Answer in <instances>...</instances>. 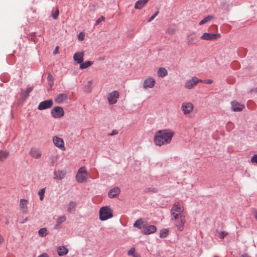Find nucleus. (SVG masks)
<instances>
[{"label": "nucleus", "instance_id": "40", "mask_svg": "<svg viewBox=\"0 0 257 257\" xmlns=\"http://www.w3.org/2000/svg\"><path fill=\"white\" fill-rule=\"evenodd\" d=\"M227 235V233L225 231H221L219 233V237L221 239H223L224 237Z\"/></svg>", "mask_w": 257, "mask_h": 257}, {"label": "nucleus", "instance_id": "46", "mask_svg": "<svg viewBox=\"0 0 257 257\" xmlns=\"http://www.w3.org/2000/svg\"><path fill=\"white\" fill-rule=\"evenodd\" d=\"M156 17V16L153 15L152 17H150V18L148 20V22H151L152 20H153Z\"/></svg>", "mask_w": 257, "mask_h": 257}, {"label": "nucleus", "instance_id": "28", "mask_svg": "<svg viewBox=\"0 0 257 257\" xmlns=\"http://www.w3.org/2000/svg\"><path fill=\"white\" fill-rule=\"evenodd\" d=\"M10 155L9 151L0 150V161H4Z\"/></svg>", "mask_w": 257, "mask_h": 257}, {"label": "nucleus", "instance_id": "5", "mask_svg": "<svg viewBox=\"0 0 257 257\" xmlns=\"http://www.w3.org/2000/svg\"><path fill=\"white\" fill-rule=\"evenodd\" d=\"M172 220H174V224L177 229L182 231L184 229V224L186 222L185 215H180L175 217H172Z\"/></svg>", "mask_w": 257, "mask_h": 257}, {"label": "nucleus", "instance_id": "30", "mask_svg": "<svg viewBox=\"0 0 257 257\" xmlns=\"http://www.w3.org/2000/svg\"><path fill=\"white\" fill-rule=\"evenodd\" d=\"M214 17L211 15L207 16L205 17L202 20H201L199 23V25H202L213 19Z\"/></svg>", "mask_w": 257, "mask_h": 257}, {"label": "nucleus", "instance_id": "22", "mask_svg": "<svg viewBox=\"0 0 257 257\" xmlns=\"http://www.w3.org/2000/svg\"><path fill=\"white\" fill-rule=\"evenodd\" d=\"M187 39V44L189 45H196L198 42V38L196 36L190 37V35H188Z\"/></svg>", "mask_w": 257, "mask_h": 257}, {"label": "nucleus", "instance_id": "18", "mask_svg": "<svg viewBox=\"0 0 257 257\" xmlns=\"http://www.w3.org/2000/svg\"><path fill=\"white\" fill-rule=\"evenodd\" d=\"M84 56V52H79L75 53L73 56V59L78 63H81L83 61V57Z\"/></svg>", "mask_w": 257, "mask_h": 257}, {"label": "nucleus", "instance_id": "51", "mask_svg": "<svg viewBox=\"0 0 257 257\" xmlns=\"http://www.w3.org/2000/svg\"><path fill=\"white\" fill-rule=\"evenodd\" d=\"M159 14V11H157L155 12V13L154 14L156 17Z\"/></svg>", "mask_w": 257, "mask_h": 257}, {"label": "nucleus", "instance_id": "19", "mask_svg": "<svg viewBox=\"0 0 257 257\" xmlns=\"http://www.w3.org/2000/svg\"><path fill=\"white\" fill-rule=\"evenodd\" d=\"M120 189L117 187H114L113 189H111L108 193V196L110 198H112L118 196L120 193Z\"/></svg>", "mask_w": 257, "mask_h": 257}, {"label": "nucleus", "instance_id": "38", "mask_svg": "<svg viewBox=\"0 0 257 257\" xmlns=\"http://www.w3.org/2000/svg\"><path fill=\"white\" fill-rule=\"evenodd\" d=\"M135 247L131 248L128 251L127 254L128 255H133L134 256V255H136V254L135 253Z\"/></svg>", "mask_w": 257, "mask_h": 257}, {"label": "nucleus", "instance_id": "36", "mask_svg": "<svg viewBox=\"0 0 257 257\" xmlns=\"http://www.w3.org/2000/svg\"><path fill=\"white\" fill-rule=\"evenodd\" d=\"M38 232L40 236H44L47 234V229L45 228H41Z\"/></svg>", "mask_w": 257, "mask_h": 257}, {"label": "nucleus", "instance_id": "44", "mask_svg": "<svg viewBox=\"0 0 257 257\" xmlns=\"http://www.w3.org/2000/svg\"><path fill=\"white\" fill-rule=\"evenodd\" d=\"M202 82H203V83H206V84H210L212 83L213 81L211 79H207V80H202Z\"/></svg>", "mask_w": 257, "mask_h": 257}, {"label": "nucleus", "instance_id": "47", "mask_svg": "<svg viewBox=\"0 0 257 257\" xmlns=\"http://www.w3.org/2000/svg\"><path fill=\"white\" fill-rule=\"evenodd\" d=\"M4 241V238L3 236L0 234V244H1Z\"/></svg>", "mask_w": 257, "mask_h": 257}, {"label": "nucleus", "instance_id": "39", "mask_svg": "<svg viewBox=\"0 0 257 257\" xmlns=\"http://www.w3.org/2000/svg\"><path fill=\"white\" fill-rule=\"evenodd\" d=\"M85 35L83 33L80 32L78 35L77 37L79 41H82L84 39Z\"/></svg>", "mask_w": 257, "mask_h": 257}, {"label": "nucleus", "instance_id": "15", "mask_svg": "<svg viewBox=\"0 0 257 257\" xmlns=\"http://www.w3.org/2000/svg\"><path fill=\"white\" fill-rule=\"evenodd\" d=\"M30 155L34 158L39 159L42 156V153L39 149L32 148L30 151Z\"/></svg>", "mask_w": 257, "mask_h": 257}, {"label": "nucleus", "instance_id": "26", "mask_svg": "<svg viewBox=\"0 0 257 257\" xmlns=\"http://www.w3.org/2000/svg\"><path fill=\"white\" fill-rule=\"evenodd\" d=\"M68 252V249L64 246H59L58 248V254L59 256L66 255Z\"/></svg>", "mask_w": 257, "mask_h": 257}, {"label": "nucleus", "instance_id": "35", "mask_svg": "<svg viewBox=\"0 0 257 257\" xmlns=\"http://www.w3.org/2000/svg\"><path fill=\"white\" fill-rule=\"evenodd\" d=\"M166 33L169 35H174L175 33V29L173 27H169L167 29Z\"/></svg>", "mask_w": 257, "mask_h": 257}, {"label": "nucleus", "instance_id": "27", "mask_svg": "<svg viewBox=\"0 0 257 257\" xmlns=\"http://www.w3.org/2000/svg\"><path fill=\"white\" fill-rule=\"evenodd\" d=\"M146 224L145 222L141 219H138L135 223L134 224V226L138 228L142 229L145 227Z\"/></svg>", "mask_w": 257, "mask_h": 257}, {"label": "nucleus", "instance_id": "34", "mask_svg": "<svg viewBox=\"0 0 257 257\" xmlns=\"http://www.w3.org/2000/svg\"><path fill=\"white\" fill-rule=\"evenodd\" d=\"M45 192V188H42L41 190H39L38 192V195L40 196V200H43L44 198V194Z\"/></svg>", "mask_w": 257, "mask_h": 257}, {"label": "nucleus", "instance_id": "25", "mask_svg": "<svg viewBox=\"0 0 257 257\" xmlns=\"http://www.w3.org/2000/svg\"><path fill=\"white\" fill-rule=\"evenodd\" d=\"M168 75L167 70L164 67H161L158 70V76L159 77L163 78Z\"/></svg>", "mask_w": 257, "mask_h": 257}, {"label": "nucleus", "instance_id": "45", "mask_svg": "<svg viewBox=\"0 0 257 257\" xmlns=\"http://www.w3.org/2000/svg\"><path fill=\"white\" fill-rule=\"evenodd\" d=\"M251 161L252 162H255L257 164V155H254L251 158Z\"/></svg>", "mask_w": 257, "mask_h": 257}, {"label": "nucleus", "instance_id": "54", "mask_svg": "<svg viewBox=\"0 0 257 257\" xmlns=\"http://www.w3.org/2000/svg\"><path fill=\"white\" fill-rule=\"evenodd\" d=\"M229 125H232V123L231 122H228L227 123V125L229 126Z\"/></svg>", "mask_w": 257, "mask_h": 257}, {"label": "nucleus", "instance_id": "8", "mask_svg": "<svg viewBox=\"0 0 257 257\" xmlns=\"http://www.w3.org/2000/svg\"><path fill=\"white\" fill-rule=\"evenodd\" d=\"M202 80L199 79L196 77H193L192 79L188 80L185 84V87L187 89H192L194 88L199 82H202Z\"/></svg>", "mask_w": 257, "mask_h": 257}, {"label": "nucleus", "instance_id": "11", "mask_svg": "<svg viewBox=\"0 0 257 257\" xmlns=\"http://www.w3.org/2000/svg\"><path fill=\"white\" fill-rule=\"evenodd\" d=\"M53 142L56 147L62 151H65L66 150L64 142L62 138L57 136H54L53 138Z\"/></svg>", "mask_w": 257, "mask_h": 257}, {"label": "nucleus", "instance_id": "49", "mask_svg": "<svg viewBox=\"0 0 257 257\" xmlns=\"http://www.w3.org/2000/svg\"><path fill=\"white\" fill-rule=\"evenodd\" d=\"M250 92H255V93H256L257 92V88H255L254 89H252L251 91H250Z\"/></svg>", "mask_w": 257, "mask_h": 257}, {"label": "nucleus", "instance_id": "52", "mask_svg": "<svg viewBox=\"0 0 257 257\" xmlns=\"http://www.w3.org/2000/svg\"><path fill=\"white\" fill-rule=\"evenodd\" d=\"M133 257H141L139 254H136V255H134Z\"/></svg>", "mask_w": 257, "mask_h": 257}, {"label": "nucleus", "instance_id": "3", "mask_svg": "<svg viewBox=\"0 0 257 257\" xmlns=\"http://www.w3.org/2000/svg\"><path fill=\"white\" fill-rule=\"evenodd\" d=\"M99 219L101 220H106L113 216L112 210L109 206L102 207L99 210Z\"/></svg>", "mask_w": 257, "mask_h": 257}, {"label": "nucleus", "instance_id": "20", "mask_svg": "<svg viewBox=\"0 0 257 257\" xmlns=\"http://www.w3.org/2000/svg\"><path fill=\"white\" fill-rule=\"evenodd\" d=\"M156 230V227L155 225H151L146 227L145 229L143 230V233L144 234H150L155 232Z\"/></svg>", "mask_w": 257, "mask_h": 257}, {"label": "nucleus", "instance_id": "23", "mask_svg": "<svg viewBox=\"0 0 257 257\" xmlns=\"http://www.w3.org/2000/svg\"><path fill=\"white\" fill-rule=\"evenodd\" d=\"M33 89V87H30L28 88L26 91H22L20 94V95H21V97H22V98H23L24 99H27L29 95V93L31 91H32Z\"/></svg>", "mask_w": 257, "mask_h": 257}, {"label": "nucleus", "instance_id": "17", "mask_svg": "<svg viewBox=\"0 0 257 257\" xmlns=\"http://www.w3.org/2000/svg\"><path fill=\"white\" fill-rule=\"evenodd\" d=\"M65 175L66 172L63 170H56L54 172L53 178L55 180H61L65 177Z\"/></svg>", "mask_w": 257, "mask_h": 257}, {"label": "nucleus", "instance_id": "12", "mask_svg": "<svg viewBox=\"0 0 257 257\" xmlns=\"http://www.w3.org/2000/svg\"><path fill=\"white\" fill-rule=\"evenodd\" d=\"M155 83L156 81L153 77H148L143 82V88L145 89L153 88L155 86Z\"/></svg>", "mask_w": 257, "mask_h": 257}, {"label": "nucleus", "instance_id": "1", "mask_svg": "<svg viewBox=\"0 0 257 257\" xmlns=\"http://www.w3.org/2000/svg\"><path fill=\"white\" fill-rule=\"evenodd\" d=\"M175 134V132L171 129L159 130L154 135V144L159 147L169 144Z\"/></svg>", "mask_w": 257, "mask_h": 257}, {"label": "nucleus", "instance_id": "42", "mask_svg": "<svg viewBox=\"0 0 257 257\" xmlns=\"http://www.w3.org/2000/svg\"><path fill=\"white\" fill-rule=\"evenodd\" d=\"M105 20V18L103 16H101L95 23V25H98L101 21H104Z\"/></svg>", "mask_w": 257, "mask_h": 257}, {"label": "nucleus", "instance_id": "4", "mask_svg": "<svg viewBox=\"0 0 257 257\" xmlns=\"http://www.w3.org/2000/svg\"><path fill=\"white\" fill-rule=\"evenodd\" d=\"M184 207L179 202L174 204L171 210V216L176 217L180 215H184L183 213Z\"/></svg>", "mask_w": 257, "mask_h": 257}, {"label": "nucleus", "instance_id": "21", "mask_svg": "<svg viewBox=\"0 0 257 257\" xmlns=\"http://www.w3.org/2000/svg\"><path fill=\"white\" fill-rule=\"evenodd\" d=\"M232 109L234 111H239L242 110L244 107V105L238 103L237 101H232L231 102Z\"/></svg>", "mask_w": 257, "mask_h": 257}, {"label": "nucleus", "instance_id": "9", "mask_svg": "<svg viewBox=\"0 0 257 257\" xmlns=\"http://www.w3.org/2000/svg\"><path fill=\"white\" fill-rule=\"evenodd\" d=\"M194 106L192 103L184 102L181 106V110L184 115H187L191 112L193 109Z\"/></svg>", "mask_w": 257, "mask_h": 257}, {"label": "nucleus", "instance_id": "37", "mask_svg": "<svg viewBox=\"0 0 257 257\" xmlns=\"http://www.w3.org/2000/svg\"><path fill=\"white\" fill-rule=\"evenodd\" d=\"M59 10L57 8L55 12H54V13H52V17L54 19H57L58 18V17L59 16Z\"/></svg>", "mask_w": 257, "mask_h": 257}, {"label": "nucleus", "instance_id": "41", "mask_svg": "<svg viewBox=\"0 0 257 257\" xmlns=\"http://www.w3.org/2000/svg\"><path fill=\"white\" fill-rule=\"evenodd\" d=\"M51 160L53 164L55 163L58 160V156H52L51 157Z\"/></svg>", "mask_w": 257, "mask_h": 257}, {"label": "nucleus", "instance_id": "14", "mask_svg": "<svg viewBox=\"0 0 257 257\" xmlns=\"http://www.w3.org/2000/svg\"><path fill=\"white\" fill-rule=\"evenodd\" d=\"M28 201L25 199H21L20 200V209L23 214H27L28 212Z\"/></svg>", "mask_w": 257, "mask_h": 257}, {"label": "nucleus", "instance_id": "24", "mask_svg": "<svg viewBox=\"0 0 257 257\" xmlns=\"http://www.w3.org/2000/svg\"><path fill=\"white\" fill-rule=\"evenodd\" d=\"M149 0H139L135 5V8L137 9H141Z\"/></svg>", "mask_w": 257, "mask_h": 257}, {"label": "nucleus", "instance_id": "10", "mask_svg": "<svg viewBox=\"0 0 257 257\" xmlns=\"http://www.w3.org/2000/svg\"><path fill=\"white\" fill-rule=\"evenodd\" d=\"M53 105V101L52 99H48L41 102L38 106V109L40 110L49 109L51 108Z\"/></svg>", "mask_w": 257, "mask_h": 257}, {"label": "nucleus", "instance_id": "16", "mask_svg": "<svg viewBox=\"0 0 257 257\" xmlns=\"http://www.w3.org/2000/svg\"><path fill=\"white\" fill-rule=\"evenodd\" d=\"M68 98V95L65 93L59 94L55 98V101L58 104H61Z\"/></svg>", "mask_w": 257, "mask_h": 257}, {"label": "nucleus", "instance_id": "50", "mask_svg": "<svg viewBox=\"0 0 257 257\" xmlns=\"http://www.w3.org/2000/svg\"><path fill=\"white\" fill-rule=\"evenodd\" d=\"M241 257H250L248 255H247L246 254H242Z\"/></svg>", "mask_w": 257, "mask_h": 257}, {"label": "nucleus", "instance_id": "2", "mask_svg": "<svg viewBox=\"0 0 257 257\" xmlns=\"http://www.w3.org/2000/svg\"><path fill=\"white\" fill-rule=\"evenodd\" d=\"M89 178V174L85 167H80L76 176V181L78 183L86 182Z\"/></svg>", "mask_w": 257, "mask_h": 257}, {"label": "nucleus", "instance_id": "32", "mask_svg": "<svg viewBox=\"0 0 257 257\" xmlns=\"http://www.w3.org/2000/svg\"><path fill=\"white\" fill-rule=\"evenodd\" d=\"M76 206V203L75 202L71 201L68 205L67 210L69 212H71L73 210Z\"/></svg>", "mask_w": 257, "mask_h": 257}, {"label": "nucleus", "instance_id": "43", "mask_svg": "<svg viewBox=\"0 0 257 257\" xmlns=\"http://www.w3.org/2000/svg\"><path fill=\"white\" fill-rule=\"evenodd\" d=\"M118 134V132L117 130H112V131L111 132V133L108 134V136H112L116 135Z\"/></svg>", "mask_w": 257, "mask_h": 257}, {"label": "nucleus", "instance_id": "33", "mask_svg": "<svg viewBox=\"0 0 257 257\" xmlns=\"http://www.w3.org/2000/svg\"><path fill=\"white\" fill-rule=\"evenodd\" d=\"M168 233L169 230L168 229H163L160 231V237L161 238H165L168 235Z\"/></svg>", "mask_w": 257, "mask_h": 257}, {"label": "nucleus", "instance_id": "6", "mask_svg": "<svg viewBox=\"0 0 257 257\" xmlns=\"http://www.w3.org/2000/svg\"><path fill=\"white\" fill-rule=\"evenodd\" d=\"M220 34L219 33H204L201 36L200 39L206 41H214L220 38Z\"/></svg>", "mask_w": 257, "mask_h": 257}, {"label": "nucleus", "instance_id": "53", "mask_svg": "<svg viewBox=\"0 0 257 257\" xmlns=\"http://www.w3.org/2000/svg\"><path fill=\"white\" fill-rule=\"evenodd\" d=\"M57 49H58V47H57L56 48V49H55V51H54V54H55L57 53L56 51H57Z\"/></svg>", "mask_w": 257, "mask_h": 257}, {"label": "nucleus", "instance_id": "29", "mask_svg": "<svg viewBox=\"0 0 257 257\" xmlns=\"http://www.w3.org/2000/svg\"><path fill=\"white\" fill-rule=\"evenodd\" d=\"M79 68L81 69H86L90 66H91L93 64V62L90 61H87L85 62H81V63H80Z\"/></svg>", "mask_w": 257, "mask_h": 257}, {"label": "nucleus", "instance_id": "48", "mask_svg": "<svg viewBox=\"0 0 257 257\" xmlns=\"http://www.w3.org/2000/svg\"><path fill=\"white\" fill-rule=\"evenodd\" d=\"M38 257H48L47 253H43L42 254H41L39 255Z\"/></svg>", "mask_w": 257, "mask_h": 257}, {"label": "nucleus", "instance_id": "13", "mask_svg": "<svg viewBox=\"0 0 257 257\" xmlns=\"http://www.w3.org/2000/svg\"><path fill=\"white\" fill-rule=\"evenodd\" d=\"M119 96V93L117 91H114L111 93H110L108 96V103L110 104H114L116 103Z\"/></svg>", "mask_w": 257, "mask_h": 257}, {"label": "nucleus", "instance_id": "31", "mask_svg": "<svg viewBox=\"0 0 257 257\" xmlns=\"http://www.w3.org/2000/svg\"><path fill=\"white\" fill-rule=\"evenodd\" d=\"M66 220V217L64 216H59L57 219V224H56L55 228H59L60 224Z\"/></svg>", "mask_w": 257, "mask_h": 257}, {"label": "nucleus", "instance_id": "7", "mask_svg": "<svg viewBox=\"0 0 257 257\" xmlns=\"http://www.w3.org/2000/svg\"><path fill=\"white\" fill-rule=\"evenodd\" d=\"M64 111L62 107L60 106H56L54 107L51 111V114L54 118H61L64 115Z\"/></svg>", "mask_w": 257, "mask_h": 257}]
</instances>
